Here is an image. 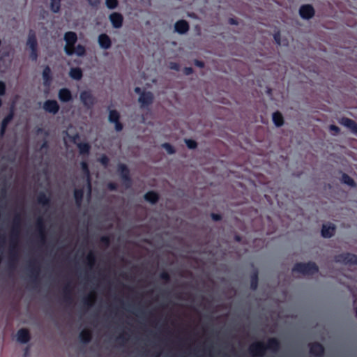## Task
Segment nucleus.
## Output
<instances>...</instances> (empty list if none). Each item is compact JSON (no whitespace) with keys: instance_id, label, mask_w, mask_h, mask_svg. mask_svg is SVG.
I'll return each mask as SVG.
<instances>
[{"instance_id":"nucleus-3","label":"nucleus","mask_w":357,"mask_h":357,"mask_svg":"<svg viewBox=\"0 0 357 357\" xmlns=\"http://www.w3.org/2000/svg\"><path fill=\"white\" fill-rule=\"evenodd\" d=\"M292 272L299 273L303 275H312L319 272V267L315 262H297L292 268Z\"/></svg>"},{"instance_id":"nucleus-36","label":"nucleus","mask_w":357,"mask_h":357,"mask_svg":"<svg viewBox=\"0 0 357 357\" xmlns=\"http://www.w3.org/2000/svg\"><path fill=\"white\" fill-rule=\"evenodd\" d=\"M108 120L110 123H115L120 121V114L116 109L109 111Z\"/></svg>"},{"instance_id":"nucleus-35","label":"nucleus","mask_w":357,"mask_h":357,"mask_svg":"<svg viewBox=\"0 0 357 357\" xmlns=\"http://www.w3.org/2000/svg\"><path fill=\"white\" fill-rule=\"evenodd\" d=\"M14 117V109L12 107L10 112L3 119L1 125L5 127H8L10 122L13 119Z\"/></svg>"},{"instance_id":"nucleus-15","label":"nucleus","mask_w":357,"mask_h":357,"mask_svg":"<svg viewBox=\"0 0 357 357\" xmlns=\"http://www.w3.org/2000/svg\"><path fill=\"white\" fill-rule=\"evenodd\" d=\"M340 123L349 128L353 133L357 135V123L355 121L347 117H342L340 120Z\"/></svg>"},{"instance_id":"nucleus-21","label":"nucleus","mask_w":357,"mask_h":357,"mask_svg":"<svg viewBox=\"0 0 357 357\" xmlns=\"http://www.w3.org/2000/svg\"><path fill=\"white\" fill-rule=\"evenodd\" d=\"M174 29L177 33L184 34L189 30V24L186 20H180L175 23Z\"/></svg>"},{"instance_id":"nucleus-29","label":"nucleus","mask_w":357,"mask_h":357,"mask_svg":"<svg viewBox=\"0 0 357 357\" xmlns=\"http://www.w3.org/2000/svg\"><path fill=\"white\" fill-rule=\"evenodd\" d=\"M259 284V272L257 269H255L250 275V289L255 291Z\"/></svg>"},{"instance_id":"nucleus-4","label":"nucleus","mask_w":357,"mask_h":357,"mask_svg":"<svg viewBox=\"0 0 357 357\" xmlns=\"http://www.w3.org/2000/svg\"><path fill=\"white\" fill-rule=\"evenodd\" d=\"M63 38L66 42L65 53L68 56L74 54L75 45L77 41V33L74 31H67L65 33Z\"/></svg>"},{"instance_id":"nucleus-56","label":"nucleus","mask_w":357,"mask_h":357,"mask_svg":"<svg viewBox=\"0 0 357 357\" xmlns=\"http://www.w3.org/2000/svg\"><path fill=\"white\" fill-rule=\"evenodd\" d=\"M194 64L201 68L204 67V62L198 59L194 61Z\"/></svg>"},{"instance_id":"nucleus-55","label":"nucleus","mask_w":357,"mask_h":357,"mask_svg":"<svg viewBox=\"0 0 357 357\" xmlns=\"http://www.w3.org/2000/svg\"><path fill=\"white\" fill-rule=\"evenodd\" d=\"M114 123V126H115V130L117 132H120V131H121L123 130V126L122 123L120 122V121H119L117 122H115Z\"/></svg>"},{"instance_id":"nucleus-45","label":"nucleus","mask_w":357,"mask_h":357,"mask_svg":"<svg viewBox=\"0 0 357 357\" xmlns=\"http://www.w3.org/2000/svg\"><path fill=\"white\" fill-rule=\"evenodd\" d=\"M159 278L160 280L165 281V282H169L171 279L170 275L165 271H164L160 273Z\"/></svg>"},{"instance_id":"nucleus-14","label":"nucleus","mask_w":357,"mask_h":357,"mask_svg":"<svg viewBox=\"0 0 357 357\" xmlns=\"http://www.w3.org/2000/svg\"><path fill=\"white\" fill-rule=\"evenodd\" d=\"M336 227L332 223L324 224L321 228V236L324 238H331L335 232Z\"/></svg>"},{"instance_id":"nucleus-50","label":"nucleus","mask_w":357,"mask_h":357,"mask_svg":"<svg viewBox=\"0 0 357 357\" xmlns=\"http://www.w3.org/2000/svg\"><path fill=\"white\" fill-rule=\"evenodd\" d=\"M107 189L110 191H116L118 188V185L114 182H109L107 185Z\"/></svg>"},{"instance_id":"nucleus-13","label":"nucleus","mask_w":357,"mask_h":357,"mask_svg":"<svg viewBox=\"0 0 357 357\" xmlns=\"http://www.w3.org/2000/svg\"><path fill=\"white\" fill-rule=\"evenodd\" d=\"M310 352L314 356L321 357L324 354V347L319 342H312L310 344Z\"/></svg>"},{"instance_id":"nucleus-64","label":"nucleus","mask_w":357,"mask_h":357,"mask_svg":"<svg viewBox=\"0 0 357 357\" xmlns=\"http://www.w3.org/2000/svg\"><path fill=\"white\" fill-rule=\"evenodd\" d=\"M116 340H123V341H124V340H126V339L125 338V337H124V335H123V334H121V335H119L117 337Z\"/></svg>"},{"instance_id":"nucleus-54","label":"nucleus","mask_w":357,"mask_h":357,"mask_svg":"<svg viewBox=\"0 0 357 357\" xmlns=\"http://www.w3.org/2000/svg\"><path fill=\"white\" fill-rule=\"evenodd\" d=\"M329 130L331 131H332V132H334L335 134H336V135L338 134L340 132V128L338 126H335V125H333V124H332V125H331L329 126Z\"/></svg>"},{"instance_id":"nucleus-5","label":"nucleus","mask_w":357,"mask_h":357,"mask_svg":"<svg viewBox=\"0 0 357 357\" xmlns=\"http://www.w3.org/2000/svg\"><path fill=\"white\" fill-rule=\"evenodd\" d=\"M334 261L343 265H357V255L351 252H343L336 255Z\"/></svg>"},{"instance_id":"nucleus-27","label":"nucleus","mask_w":357,"mask_h":357,"mask_svg":"<svg viewBox=\"0 0 357 357\" xmlns=\"http://www.w3.org/2000/svg\"><path fill=\"white\" fill-rule=\"evenodd\" d=\"M79 337L82 343L88 344L92 339V333L89 329H84L80 332Z\"/></svg>"},{"instance_id":"nucleus-49","label":"nucleus","mask_w":357,"mask_h":357,"mask_svg":"<svg viewBox=\"0 0 357 357\" xmlns=\"http://www.w3.org/2000/svg\"><path fill=\"white\" fill-rule=\"evenodd\" d=\"M273 38L277 45H281V36L280 31H277L274 33Z\"/></svg>"},{"instance_id":"nucleus-51","label":"nucleus","mask_w":357,"mask_h":357,"mask_svg":"<svg viewBox=\"0 0 357 357\" xmlns=\"http://www.w3.org/2000/svg\"><path fill=\"white\" fill-rule=\"evenodd\" d=\"M169 68L172 70L179 71L180 70V65L176 62H170Z\"/></svg>"},{"instance_id":"nucleus-24","label":"nucleus","mask_w":357,"mask_h":357,"mask_svg":"<svg viewBox=\"0 0 357 357\" xmlns=\"http://www.w3.org/2000/svg\"><path fill=\"white\" fill-rule=\"evenodd\" d=\"M84 195V188H75L74 190V198L75 204L77 207L81 206Z\"/></svg>"},{"instance_id":"nucleus-18","label":"nucleus","mask_w":357,"mask_h":357,"mask_svg":"<svg viewBox=\"0 0 357 357\" xmlns=\"http://www.w3.org/2000/svg\"><path fill=\"white\" fill-rule=\"evenodd\" d=\"M17 340L22 344L27 343L31 340V335L28 329L20 328L17 333Z\"/></svg>"},{"instance_id":"nucleus-63","label":"nucleus","mask_w":357,"mask_h":357,"mask_svg":"<svg viewBox=\"0 0 357 357\" xmlns=\"http://www.w3.org/2000/svg\"><path fill=\"white\" fill-rule=\"evenodd\" d=\"M234 240L236 241V242H241V240H242V237L240 236V235H235L234 236Z\"/></svg>"},{"instance_id":"nucleus-38","label":"nucleus","mask_w":357,"mask_h":357,"mask_svg":"<svg viewBox=\"0 0 357 357\" xmlns=\"http://www.w3.org/2000/svg\"><path fill=\"white\" fill-rule=\"evenodd\" d=\"M50 10L54 13H57L61 9V1L60 0H50Z\"/></svg>"},{"instance_id":"nucleus-25","label":"nucleus","mask_w":357,"mask_h":357,"mask_svg":"<svg viewBox=\"0 0 357 357\" xmlns=\"http://www.w3.org/2000/svg\"><path fill=\"white\" fill-rule=\"evenodd\" d=\"M81 167L83 172L86 175V185L89 190V193L91 191V181L90 176V172L89 169V165L86 162L83 161L81 162Z\"/></svg>"},{"instance_id":"nucleus-22","label":"nucleus","mask_w":357,"mask_h":357,"mask_svg":"<svg viewBox=\"0 0 357 357\" xmlns=\"http://www.w3.org/2000/svg\"><path fill=\"white\" fill-rule=\"evenodd\" d=\"M43 84L45 86H50L52 81V70L49 66H46L43 70Z\"/></svg>"},{"instance_id":"nucleus-48","label":"nucleus","mask_w":357,"mask_h":357,"mask_svg":"<svg viewBox=\"0 0 357 357\" xmlns=\"http://www.w3.org/2000/svg\"><path fill=\"white\" fill-rule=\"evenodd\" d=\"M6 86L4 82L0 81V96H3L6 94Z\"/></svg>"},{"instance_id":"nucleus-52","label":"nucleus","mask_w":357,"mask_h":357,"mask_svg":"<svg viewBox=\"0 0 357 357\" xmlns=\"http://www.w3.org/2000/svg\"><path fill=\"white\" fill-rule=\"evenodd\" d=\"M211 217L212 220L214 221H220L222 219V215L218 214V213H212L211 214Z\"/></svg>"},{"instance_id":"nucleus-34","label":"nucleus","mask_w":357,"mask_h":357,"mask_svg":"<svg viewBox=\"0 0 357 357\" xmlns=\"http://www.w3.org/2000/svg\"><path fill=\"white\" fill-rule=\"evenodd\" d=\"M117 172L123 178L125 175H130V169L126 164L120 163L117 167Z\"/></svg>"},{"instance_id":"nucleus-17","label":"nucleus","mask_w":357,"mask_h":357,"mask_svg":"<svg viewBox=\"0 0 357 357\" xmlns=\"http://www.w3.org/2000/svg\"><path fill=\"white\" fill-rule=\"evenodd\" d=\"M98 42L100 47L104 50H108L112 46V40L109 36L106 33L99 35Z\"/></svg>"},{"instance_id":"nucleus-8","label":"nucleus","mask_w":357,"mask_h":357,"mask_svg":"<svg viewBox=\"0 0 357 357\" xmlns=\"http://www.w3.org/2000/svg\"><path fill=\"white\" fill-rule=\"evenodd\" d=\"M79 98L83 105L88 109H91L96 103V98L89 90L82 91Z\"/></svg>"},{"instance_id":"nucleus-9","label":"nucleus","mask_w":357,"mask_h":357,"mask_svg":"<svg viewBox=\"0 0 357 357\" xmlns=\"http://www.w3.org/2000/svg\"><path fill=\"white\" fill-rule=\"evenodd\" d=\"M314 14V8L311 4H303L299 8V15L304 20L312 18Z\"/></svg>"},{"instance_id":"nucleus-42","label":"nucleus","mask_w":357,"mask_h":357,"mask_svg":"<svg viewBox=\"0 0 357 357\" xmlns=\"http://www.w3.org/2000/svg\"><path fill=\"white\" fill-rule=\"evenodd\" d=\"M185 142L188 148L190 149H195L197 147V143L194 139H185Z\"/></svg>"},{"instance_id":"nucleus-61","label":"nucleus","mask_w":357,"mask_h":357,"mask_svg":"<svg viewBox=\"0 0 357 357\" xmlns=\"http://www.w3.org/2000/svg\"><path fill=\"white\" fill-rule=\"evenodd\" d=\"M49 146L47 141L45 140L40 146V149H47Z\"/></svg>"},{"instance_id":"nucleus-46","label":"nucleus","mask_w":357,"mask_h":357,"mask_svg":"<svg viewBox=\"0 0 357 357\" xmlns=\"http://www.w3.org/2000/svg\"><path fill=\"white\" fill-rule=\"evenodd\" d=\"M98 161L102 165L105 167H107L109 162V159L106 155H102L99 159Z\"/></svg>"},{"instance_id":"nucleus-19","label":"nucleus","mask_w":357,"mask_h":357,"mask_svg":"<svg viewBox=\"0 0 357 357\" xmlns=\"http://www.w3.org/2000/svg\"><path fill=\"white\" fill-rule=\"evenodd\" d=\"M58 97L61 102H68L73 99V96L70 89L62 88L59 91Z\"/></svg>"},{"instance_id":"nucleus-58","label":"nucleus","mask_w":357,"mask_h":357,"mask_svg":"<svg viewBox=\"0 0 357 357\" xmlns=\"http://www.w3.org/2000/svg\"><path fill=\"white\" fill-rule=\"evenodd\" d=\"M92 6H97L100 3V0H87Z\"/></svg>"},{"instance_id":"nucleus-60","label":"nucleus","mask_w":357,"mask_h":357,"mask_svg":"<svg viewBox=\"0 0 357 357\" xmlns=\"http://www.w3.org/2000/svg\"><path fill=\"white\" fill-rule=\"evenodd\" d=\"M6 238L4 235H0V248L3 247L5 243Z\"/></svg>"},{"instance_id":"nucleus-41","label":"nucleus","mask_w":357,"mask_h":357,"mask_svg":"<svg viewBox=\"0 0 357 357\" xmlns=\"http://www.w3.org/2000/svg\"><path fill=\"white\" fill-rule=\"evenodd\" d=\"M105 5L109 9L113 10L118 6L119 1L118 0H105Z\"/></svg>"},{"instance_id":"nucleus-31","label":"nucleus","mask_w":357,"mask_h":357,"mask_svg":"<svg viewBox=\"0 0 357 357\" xmlns=\"http://www.w3.org/2000/svg\"><path fill=\"white\" fill-rule=\"evenodd\" d=\"M77 146L81 155H89L91 150V146L89 143L79 142L77 144Z\"/></svg>"},{"instance_id":"nucleus-44","label":"nucleus","mask_w":357,"mask_h":357,"mask_svg":"<svg viewBox=\"0 0 357 357\" xmlns=\"http://www.w3.org/2000/svg\"><path fill=\"white\" fill-rule=\"evenodd\" d=\"M121 179L126 188H128L131 186L132 179L130 175H125L124 177Z\"/></svg>"},{"instance_id":"nucleus-32","label":"nucleus","mask_w":357,"mask_h":357,"mask_svg":"<svg viewBox=\"0 0 357 357\" xmlns=\"http://www.w3.org/2000/svg\"><path fill=\"white\" fill-rule=\"evenodd\" d=\"M96 301V295L94 293L89 294L87 296L83 298V303L87 308L93 306Z\"/></svg>"},{"instance_id":"nucleus-37","label":"nucleus","mask_w":357,"mask_h":357,"mask_svg":"<svg viewBox=\"0 0 357 357\" xmlns=\"http://www.w3.org/2000/svg\"><path fill=\"white\" fill-rule=\"evenodd\" d=\"M86 259L87 265L90 268H92L95 265L96 261V257L95 253L93 251H90L88 253V255H86Z\"/></svg>"},{"instance_id":"nucleus-30","label":"nucleus","mask_w":357,"mask_h":357,"mask_svg":"<svg viewBox=\"0 0 357 357\" xmlns=\"http://www.w3.org/2000/svg\"><path fill=\"white\" fill-rule=\"evenodd\" d=\"M70 77L75 80H80L82 78L83 73L80 68H72L69 72Z\"/></svg>"},{"instance_id":"nucleus-2","label":"nucleus","mask_w":357,"mask_h":357,"mask_svg":"<svg viewBox=\"0 0 357 357\" xmlns=\"http://www.w3.org/2000/svg\"><path fill=\"white\" fill-rule=\"evenodd\" d=\"M280 347V341L275 337H270L268 339L266 344L261 341L255 342L250 344L248 351L253 356H264L267 349L277 351Z\"/></svg>"},{"instance_id":"nucleus-20","label":"nucleus","mask_w":357,"mask_h":357,"mask_svg":"<svg viewBox=\"0 0 357 357\" xmlns=\"http://www.w3.org/2000/svg\"><path fill=\"white\" fill-rule=\"evenodd\" d=\"M26 46L30 50L37 49L38 48V40L36 38V33L33 30H30L29 32L27 40H26Z\"/></svg>"},{"instance_id":"nucleus-16","label":"nucleus","mask_w":357,"mask_h":357,"mask_svg":"<svg viewBox=\"0 0 357 357\" xmlns=\"http://www.w3.org/2000/svg\"><path fill=\"white\" fill-rule=\"evenodd\" d=\"M63 300L68 305H71L73 303L72 287L70 283L66 284L63 288Z\"/></svg>"},{"instance_id":"nucleus-47","label":"nucleus","mask_w":357,"mask_h":357,"mask_svg":"<svg viewBox=\"0 0 357 357\" xmlns=\"http://www.w3.org/2000/svg\"><path fill=\"white\" fill-rule=\"evenodd\" d=\"M31 50V53H30V59L32 61H36L37 59H38V48L37 49H33V50Z\"/></svg>"},{"instance_id":"nucleus-43","label":"nucleus","mask_w":357,"mask_h":357,"mask_svg":"<svg viewBox=\"0 0 357 357\" xmlns=\"http://www.w3.org/2000/svg\"><path fill=\"white\" fill-rule=\"evenodd\" d=\"M100 242L105 247L107 248L109 245L110 242H111L110 237L109 236H102L100 238Z\"/></svg>"},{"instance_id":"nucleus-26","label":"nucleus","mask_w":357,"mask_h":357,"mask_svg":"<svg viewBox=\"0 0 357 357\" xmlns=\"http://www.w3.org/2000/svg\"><path fill=\"white\" fill-rule=\"evenodd\" d=\"M272 120L276 127H281L284 125V120L282 113L276 111L272 114Z\"/></svg>"},{"instance_id":"nucleus-7","label":"nucleus","mask_w":357,"mask_h":357,"mask_svg":"<svg viewBox=\"0 0 357 357\" xmlns=\"http://www.w3.org/2000/svg\"><path fill=\"white\" fill-rule=\"evenodd\" d=\"M35 229L40 242L41 243H45L46 240V229L45 220L42 216H39L36 219Z\"/></svg>"},{"instance_id":"nucleus-59","label":"nucleus","mask_w":357,"mask_h":357,"mask_svg":"<svg viewBox=\"0 0 357 357\" xmlns=\"http://www.w3.org/2000/svg\"><path fill=\"white\" fill-rule=\"evenodd\" d=\"M6 129H7V127H5V126L1 125V128H0V136L1 137H3L5 135Z\"/></svg>"},{"instance_id":"nucleus-6","label":"nucleus","mask_w":357,"mask_h":357,"mask_svg":"<svg viewBox=\"0 0 357 357\" xmlns=\"http://www.w3.org/2000/svg\"><path fill=\"white\" fill-rule=\"evenodd\" d=\"M27 269L30 273L31 282L33 284V287H36L39 282L40 266L36 260H33L29 262Z\"/></svg>"},{"instance_id":"nucleus-28","label":"nucleus","mask_w":357,"mask_h":357,"mask_svg":"<svg viewBox=\"0 0 357 357\" xmlns=\"http://www.w3.org/2000/svg\"><path fill=\"white\" fill-rule=\"evenodd\" d=\"M50 197L45 192H40L37 196V202L43 206H49L50 205Z\"/></svg>"},{"instance_id":"nucleus-53","label":"nucleus","mask_w":357,"mask_h":357,"mask_svg":"<svg viewBox=\"0 0 357 357\" xmlns=\"http://www.w3.org/2000/svg\"><path fill=\"white\" fill-rule=\"evenodd\" d=\"M193 68L192 67H185L183 70V73L185 75H190L193 73Z\"/></svg>"},{"instance_id":"nucleus-23","label":"nucleus","mask_w":357,"mask_h":357,"mask_svg":"<svg viewBox=\"0 0 357 357\" xmlns=\"http://www.w3.org/2000/svg\"><path fill=\"white\" fill-rule=\"evenodd\" d=\"M144 198L146 202L151 204H155L159 201L160 196L158 192L153 190H150L144 195Z\"/></svg>"},{"instance_id":"nucleus-12","label":"nucleus","mask_w":357,"mask_h":357,"mask_svg":"<svg viewBox=\"0 0 357 357\" xmlns=\"http://www.w3.org/2000/svg\"><path fill=\"white\" fill-rule=\"evenodd\" d=\"M109 19L115 29H119L122 26L123 17L120 13L114 12L109 15Z\"/></svg>"},{"instance_id":"nucleus-11","label":"nucleus","mask_w":357,"mask_h":357,"mask_svg":"<svg viewBox=\"0 0 357 357\" xmlns=\"http://www.w3.org/2000/svg\"><path fill=\"white\" fill-rule=\"evenodd\" d=\"M43 109L45 112L56 114L59 112L60 107L55 100H47L43 104Z\"/></svg>"},{"instance_id":"nucleus-33","label":"nucleus","mask_w":357,"mask_h":357,"mask_svg":"<svg viewBox=\"0 0 357 357\" xmlns=\"http://www.w3.org/2000/svg\"><path fill=\"white\" fill-rule=\"evenodd\" d=\"M341 182L351 187L356 186V183L354 180L346 173H342Z\"/></svg>"},{"instance_id":"nucleus-39","label":"nucleus","mask_w":357,"mask_h":357,"mask_svg":"<svg viewBox=\"0 0 357 357\" xmlns=\"http://www.w3.org/2000/svg\"><path fill=\"white\" fill-rule=\"evenodd\" d=\"M78 56H84L86 54V48L84 45L78 44L76 47L75 46V53Z\"/></svg>"},{"instance_id":"nucleus-1","label":"nucleus","mask_w":357,"mask_h":357,"mask_svg":"<svg viewBox=\"0 0 357 357\" xmlns=\"http://www.w3.org/2000/svg\"><path fill=\"white\" fill-rule=\"evenodd\" d=\"M21 226V216L20 213H16L13 221V227L10 235V262L9 266H13V262L17 260V243L19 239L20 231Z\"/></svg>"},{"instance_id":"nucleus-62","label":"nucleus","mask_w":357,"mask_h":357,"mask_svg":"<svg viewBox=\"0 0 357 357\" xmlns=\"http://www.w3.org/2000/svg\"><path fill=\"white\" fill-rule=\"evenodd\" d=\"M135 92L137 94H139V96L141 95V93L143 92L142 91V89L140 87H135V89H134Z\"/></svg>"},{"instance_id":"nucleus-57","label":"nucleus","mask_w":357,"mask_h":357,"mask_svg":"<svg viewBox=\"0 0 357 357\" xmlns=\"http://www.w3.org/2000/svg\"><path fill=\"white\" fill-rule=\"evenodd\" d=\"M228 22H229V24H231V25H238V20L234 17H230L229 19Z\"/></svg>"},{"instance_id":"nucleus-10","label":"nucleus","mask_w":357,"mask_h":357,"mask_svg":"<svg viewBox=\"0 0 357 357\" xmlns=\"http://www.w3.org/2000/svg\"><path fill=\"white\" fill-rule=\"evenodd\" d=\"M154 96L151 91H143L138 98L141 107L144 108L150 106L153 102Z\"/></svg>"},{"instance_id":"nucleus-40","label":"nucleus","mask_w":357,"mask_h":357,"mask_svg":"<svg viewBox=\"0 0 357 357\" xmlns=\"http://www.w3.org/2000/svg\"><path fill=\"white\" fill-rule=\"evenodd\" d=\"M162 147L166 150V151L172 155L176 153L175 148L169 143L165 142L162 144Z\"/></svg>"}]
</instances>
